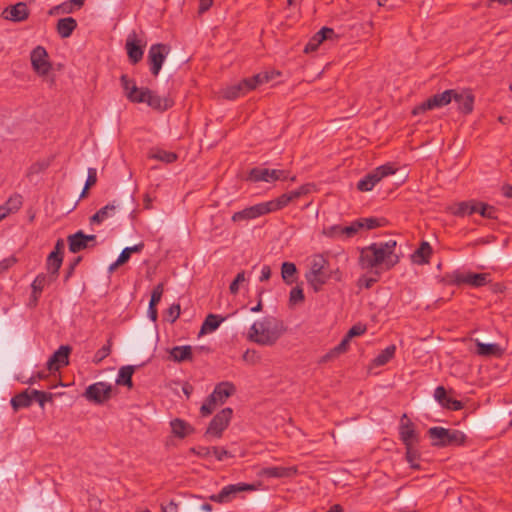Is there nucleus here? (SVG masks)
Instances as JSON below:
<instances>
[{"mask_svg": "<svg viewBox=\"0 0 512 512\" xmlns=\"http://www.w3.org/2000/svg\"><path fill=\"white\" fill-rule=\"evenodd\" d=\"M365 331L366 327L364 325L356 324L348 330L346 335L348 336V338L352 339L353 337L362 335Z\"/></svg>", "mask_w": 512, "mask_h": 512, "instance_id": "nucleus-61", "label": "nucleus"}, {"mask_svg": "<svg viewBox=\"0 0 512 512\" xmlns=\"http://www.w3.org/2000/svg\"><path fill=\"white\" fill-rule=\"evenodd\" d=\"M32 395L41 408H44L46 402L53 400V394L44 391L32 390Z\"/></svg>", "mask_w": 512, "mask_h": 512, "instance_id": "nucleus-49", "label": "nucleus"}, {"mask_svg": "<svg viewBox=\"0 0 512 512\" xmlns=\"http://www.w3.org/2000/svg\"><path fill=\"white\" fill-rule=\"evenodd\" d=\"M246 83H250L248 78L243 79L237 84L227 86L221 91L223 98L233 100L253 90L252 88H248Z\"/></svg>", "mask_w": 512, "mask_h": 512, "instance_id": "nucleus-23", "label": "nucleus"}, {"mask_svg": "<svg viewBox=\"0 0 512 512\" xmlns=\"http://www.w3.org/2000/svg\"><path fill=\"white\" fill-rule=\"evenodd\" d=\"M111 386L104 382H97L89 385L83 396L89 401L95 404H102L110 399L111 397Z\"/></svg>", "mask_w": 512, "mask_h": 512, "instance_id": "nucleus-12", "label": "nucleus"}, {"mask_svg": "<svg viewBox=\"0 0 512 512\" xmlns=\"http://www.w3.org/2000/svg\"><path fill=\"white\" fill-rule=\"evenodd\" d=\"M198 508L206 512L212 511V506L208 503H204L198 506L197 497L195 496H191L190 500L184 503V509L186 510V512H196Z\"/></svg>", "mask_w": 512, "mask_h": 512, "instance_id": "nucleus-45", "label": "nucleus"}, {"mask_svg": "<svg viewBox=\"0 0 512 512\" xmlns=\"http://www.w3.org/2000/svg\"><path fill=\"white\" fill-rule=\"evenodd\" d=\"M414 446L415 445L405 446V448H406V460L410 464L411 468L418 469L420 467L419 463H418V461L420 459V454H419L418 450Z\"/></svg>", "mask_w": 512, "mask_h": 512, "instance_id": "nucleus-44", "label": "nucleus"}, {"mask_svg": "<svg viewBox=\"0 0 512 512\" xmlns=\"http://www.w3.org/2000/svg\"><path fill=\"white\" fill-rule=\"evenodd\" d=\"M362 229V223L359 220L352 222L348 226H343V239L355 236Z\"/></svg>", "mask_w": 512, "mask_h": 512, "instance_id": "nucleus-47", "label": "nucleus"}, {"mask_svg": "<svg viewBox=\"0 0 512 512\" xmlns=\"http://www.w3.org/2000/svg\"><path fill=\"white\" fill-rule=\"evenodd\" d=\"M232 414L233 410L229 407L224 408L218 414H216L206 430V435L216 438L221 437L223 431L229 425Z\"/></svg>", "mask_w": 512, "mask_h": 512, "instance_id": "nucleus-10", "label": "nucleus"}, {"mask_svg": "<svg viewBox=\"0 0 512 512\" xmlns=\"http://www.w3.org/2000/svg\"><path fill=\"white\" fill-rule=\"evenodd\" d=\"M396 351L395 345H390L382 350L373 360L374 366H383L388 363L394 356Z\"/></svg>", "mask_w": 512, "mask_h": 512, "instance_id": "nucleus-38", "label": "nucleus"}, {"mask_svg": "<svg viewBox=\"0 0 512 512\" xmlns=\"http://www.w3.org/2000/svg\"><path fill=\"white\" fill-rule=\"evenodd\" d=\"M396 170L397 167H394L390 163L381 165L362 178L357 183V189L361 192L371 191L382 178L394 174Z\"/></svg>", "mask_w": 512, "mask_h": 512, "instance_id": "nucleus-7", "label": "nucleus"}, {"mask_svg": "<svg viewBox=\"0 0 512 512\" xmlns=\"http://www.w3.org/2000/svg\"><path fill=\"white\" fill-rule=\"evenodd\" d=\"M453 100L458 104V110L463 114H470L474 108V95L471 90H454Z\"/></svg>", "mask_w": 512, "mask_h": 512, "instance_id": "nucleus-18", "label": "nucleus"}, {"mask_svg": "<svg viewBox=\"0 0 512 512\" xmlns=\"http://www.w3.org/2000/svg\"><path fill=\"white\" fill-rule=\"evenodd\" d=\"M453 281L456 284H468L472 287L479 288L491 283V278L489 273L455 272L453 274Z\"/></svg>", "mask_w": 512, "mask_h": 512, "instance_id": "nucleus-13", "label": "nucleus"}, {"mask_svg": "<svg viewBox=\"0 0 512 512\" xmlns=\"http://www.w3.org/2000/svg\"><path fill=\"white\" fill-rule=\"evenodd\" d=\"M223 320H224V318H222L218 315L209 314L201 326L200 334H204V333L212 332V331L216 330L220 326V324Z\"/></svg>", "mask_w": 512, "mask_h": 512, "instance_id": "nucleus-36", "label": "nucleus"}, {"mask_svg": "<svg viewBox=\"0 0 512 512\" xmlns=\"http://www.w3.org/2000/svg\"><path fill=\"white\" fill-rule=\"evenodd\" d=\"M435 400L444 408H448L454 399L449 397L443 386H438L434 391Z\"/></svg>", "mask_w": 512, "mask_h": 512, "instance_id": "nucleus-41", "label": "nucleus"}, {"mask_svg": "<svg viewBox=\"0 0 512 512\" xmlns=\"http://www.w3.org/2000/svg\"><path fill=\"white\" fill-rule=\"evenodd\" d=\"M284 173L279 170H270L268 168H254L249 172L247 180L252 182H273L280 178Z\"/></svg>", "mask_w": 512, "mask_h": 512, "instance_id": "nucleus-20", "label": "nucleus"}, {"mask_svg": "<svg viewBox=\"0 0 512 512\" xmlns=\"http://www.w3.org/2000/svg\"><path fill=\"white\" fill-rule=\"evenodd\" d=\"M121 86L127 99L132 103H146L152 109L165 111L172 107L169 97H161L148 88H139L127 75L120 78Z\"/></svg>", "mask_w": 512, "mask_h": 512, "instance_id": "nucleus-2", "label": "nucleus"}, {"mask_svg": "<svg viewBox=\"0 0 512 512\" xmlns=\"http://www.w3.org/2000/svg\"><path fill=\"white\" fill-rule=\"evenodd\" d=\"M337 38L334 30L331 28L324 27L317 32L307 43L304 48L305 53L313 52L326 40H334Z\"/></svg>", "mask_w": 512, "mask_h": 512, "instance_id": "nucleus-21", "label": "nucleus"}, {"mask_svg": "<svg viewBox=\"0 0 512 512\" xmlns=\"http://www.w3.org/2000/svg\"><path fill=\"white\" fill-rule=\"evenodd\" d=\"M97 181V172L94 168H89L88 177L85 183V190H88L91 186H93Z\"/></svg>", "mask_w": 512, "mask_h": 512, "instance_id": "nucleus-62", "label": "nucleus"}, {"mask_svg": "<svg viewBox=\"0 0 512 512\" xmlns=\"http://www.w3.org/2000/svg\"><path fill=\"white\" fill-rule=\"evenodd\" d=\"M478 211V204L474 201L460 202L457 204L455 211L453 212L457 216L471 215Z\"/></svg>", "mask_w": 512, "mask_h": 512, "instance_id": "nucleus-40", "label": "nucleus"}, {"mask_svg": "<svg viewBox=\"0 0 512 512\" xmlns=\"http://www.w3.org/2000/svg\"><path fill=\"white\" fill-rule=\"evenodd\" d=\"M56 279L53 278V276H50L48 274H39L32 283V290L33 293L40 294L45 286L50 285L52 282H54Z\"/></svg>", "mask_w": 512, "mask_h": 512, "instance_id": "nucleus-37", "label": "nucleus"}, {"mask_svg": "<svg viewBox=\"0 0 512 512\" xmlns=\"http://www.w3.org/2000/svg\"><path fill=\"white\" fill-rule=\"evenodd\" d=\"M399 435L405 446L415 445L419 442V434L406 414H403L400 419Z\"/></svg>", "mask_w": 512, "mask_h": 512, "instance_id": "nucleus-15", "label": "nucleus"}, {"mask_svg": "<svg viewBox=\"0 0 512 512\" xmlns=\"http://www.w3.org/2000/svg\"><path fill=\"white\" fill-rule=\"evenodd\" d=\"M242 358L246 363L250 365L258 364L261 359L257 351L249 349L244 352Z\"/></svg>", "mask_w": 512, "mask_h": 512, "instance_id": "nucleus-56", "label": "nucleus"}, {"mask_svg": "<svg viewBox=\"0 0 512 512\" xmlns=\"http://www.w3.org/2000/svg\"><path fill=\"white\" fill-rule=\"evenodd\" d=\"M134 373V367L133 366H123L119 369L118 377L116 379V383L118 385H124L128 388H131L133 386L132 384V375Z\"/></svg>", "mask_w": 512, "mask_h": 512, "instance_id": "nucleus-35", "label": "nucleus"}, {"mask_svg": "<svg viewBox=\"0 0 512 512\" xmlns=\"http://www.w3.org/2000/svg\"><path fill=\"white\" fill-rule=\"evenodd\" d=\"M143 46L142 41L137 37L135 32L131 33L126 41V50L129 59L133 63L139 62L143 57Z\"/></svg>", "mask_w": 512, "mask_h": 512, "instance_id": "nucleus-22", "label": "nucleus"}, {"mask_svg": "<svg viewBox=\"0 0 512 512\" xmlns=\"http://www.w3.org/2000/svg\"><path fill=\"white\" fill-rule=\"evenodd\" d=\"M73 6H75L72 1L64 2L60 5L54 7V10H60L62 14H69L73 12Z\"/></svg>", "mask_w": 512, "mask_h": 512, "instance_id": "nucleus-64", "label": "nucleus"}, {"mask_svg": "<svg viewBox=\"0 0 512 512\" xmlns=\"http://www.w3.org/2000/svg\"><path fill=\"white\" fill-rule=\"evenodd\" d=\"M310 190H311V187L309 185H305L295 191H290V201H292L295 198H299L302 195L307 194Z\"/></svg>", "mask_w": 512, "mask_h": 512, "instance_id": "nucleus-63", "label": "nucleus"}, {"mask_svg": "<svg viewBox=\"0 0 512 512\" xmlns=\"http://www.w3.org/2000/svg\"><path fill=\"white\" fill-rule=\"evenodd\" d=\"M330 276L329 261L322 254L313 255L309 260V271L305 274L309 285L318 291Z\"/></svg>", "mask_w": 512, "mask_h": 512, "instance_id": "nucleus-3", "label": "nucleus"}, {"mask_svg": "<svg viewBox=\"0 0 512 512\" xmlns=\"http://www.w3.org/2000/svg\"><path fill=\"white\" fill-rule=\"evenodd\" d=\"M23 204L22 196L14 194L8 198L5 204L0 206V221L5 219L8 215L16 213Z\"/></svg>", "mask_w": 512, "mask_h": 512, "instance_id": "nucleus-24", "label": "nucleus"}, {"mask_svg": "<svg viewBox=\"0 0 512 512\" xmlns=\"http://www.w3.org/2000/svg\"><path fill=\"white\" fill-rule=\"evenodd\" d=\"M167 316L168 320L170 322H175L179 316H180V305L179 304H173L171 305L167 310Z\"/></svg>", "mask_w": 512, "mask_h": 512, "instance_id": "nucleus-60", "label": "nucleus"}, {"mask_svg": "<svg viewBox=\"0 0 512 512\" xmlns=\"http://www.w3.org/2000/svg\"><path fill=\"white\" fill-rule=\"evenodd\" d=\"M278 71L272 72H261L249 79L250 83H246L248 88L256 89L259 85L264 84L272 80L275 76L279 75Z\"/></svg>", "mask_w": 512, "mask_h": 512, "instance_id": "nucleus-33", "label": "nucleus"}, {"mask_svg": "<svg viewBox=\"0 0 512 512\" xmlns=\"http://www.w3.org/2000/svg\"><path fill=\"white\" fill-rule=\"evenodd\" d=\"M164 292V285L163 283H159L156 285L151 293V299L149 305L156 306L162 298Z\"/></svg>", "mask_w": 512, "mask_h": 512, "instance_id": "nucleus-54", "label": "nucleus"}, {"mask_svg": "<svg viewBox=\"0 0 512 512\" xmlns=\"http://www.w3.org/2000/svg\"><path fill=\"white\" fill-rule=\"evenodd\" d=\"M288 204V195L283 194L275 200L268 201L266 203H260L259 206L263 207V215L269 212H273L285 207Z\"/></svg>", "mask_w": 512, "mask_h": 512, "instance_id": "nucleus-34", "label": "nucleus"}, {"mask_svg": "<svg viewBox=\"0 0 512 512\" xmlns=\"http://www.w3.org/2000/svg\"><path fill=\"white\" fill-rule=\"evenodd\" d=\"M170 49L164 44H154L150 47L148 53V60L150 63V70L154 76H157L162 68V64L168 55Z\"/></svg>", "mask_w": 512, "mask_h": 512, "instance_id": "nucleus-14", "label": "nucleus"}, {"mask_svg": "<svg viewBox=\"0 0 512 512\" xmlns=\"http://www.w3.org/2000/svg\"><path fill=\"white\" fill-rule=\"evenodd\" d=\"M350 340L351 339L348 338L347 335H345V337L341 340V342L324 356V359L329 360L333 357H336V356L346 352L348 349Z\"/></svg>", "mask_w": 512, "mask_h": 512, "instance_id": "nucleus-43", "label": "nucleus"}, {"mask_svg": "<svg viewBox=\"0 0 512 512\" xmlns=\"http://www.w3.org/2000/svg\"><path fill=\"white\" fill-rule=\"evenodd\" d=\"M432 249L428 242H422L420 247L413 254V261L416 263H426L431 255Z\"/></svg>", "mask_w": 512, "mask_h": 512, "instance_id": "nucleus-39", "label": "nucleus"}, {"mask_svg": "<svg viewBox=\"0 0 512 512\" xmlns=\"http://www.w3.org/2000/svg\"><path fill=\"white\" fill-rule=\"evenodd\" d=\"M323 233L331 238H342L343 239V226L341 225H332L328 228H325Z\"/></svg>", "mask_w": 512, "mask_h": 512, "instance_id": "nucleus-55", "label": "nucleus"}, {"mask_svg": "<svg viewBox=\"0 0 512 512\" xmlns=\"http://www.w3.org/2000/svg\"><path fill=\"white\" fill-rule=\"evenodd\" d=\"M118 206L114 204H108L104 207H102L99 211H97L91 218L90 223L91 224H100L103 221L112 218L117 213Z\"/></svg>", "mask_w": 512, "mask_h": 512, "instance_id": "nucleus-27", "label": "nucleus"}, {"mask_svg": "<svg viewBox=\"0 0 512 512\" xmlns=\"http://www.w3.org/2000/svg\"><path fill=\"white\" fill-rule=\"evenodd\" d=\"M190 452L201 458H208L212 455V448L204 446L194 447L190 449Z\"/></svg>", "mask_w": 512, "mask_h": 512, "instance_id": "nucleus-59", "label": "nucleus"}, {"mask_svg": "<svg viewBox=\"0 0 512 512\" xmlns=\"http://www.w3.org/2000/svg\"><path fill=\"white\" fill-rule=\"evenodd\" d=\"M30 61L35 73L44 78L50 85L55 82L54 75H51L52 64L49 61V56L46 49L42 46H37L31 51Z\"/></svg>", "mask_w": 512, "mask_h": 512, "instance_id": "nucleus-5", "label": "nucleus"}, {"mask_svg": "<svg viewBox=\"0 0 512 512\" xmlns=\"http://www.w3.org/2000/svg\"><path fill=\"white\" fill-rule=\"evenodd\" d=\"M428 434L435 446L461 445L465 441V435L462 432L443 427H432L428 430Z\"/></svg>", "mask_w": 512, "mask_h": 512, "instance_id": "nucleus-6", "label": "nucleus"}, {"mask_svg": "<svg viewBox=\"0 0 512 512\" xmlns=\"http://www.w3.org/2000/svg\"><path fill=\"white\" fill-rule=\"evenodd\" d=\"M70 352L71 348L69 346H60L49 358L47 362L48 370L58 371L61 367L68 365Z\"/></svg>", "mask_w": 512, "mask_h": 512, "instance_id": "nucleus-19", "label": "nucleus"}, {"mask_svg": "<svg viewBox=\"0 0 512 512\" xmlns=\"http://www.w3.org/2000/svg\"><path fill=\"white\" fill-rule=\"evenodd\" d=\"M287 469L284 467H267L262 470V475L266 477L279 478L285 476Z\"/></svg>", "mask_w": 512, "mask_h": 512, "instance_id": "nucleus-50", "label": "nucleus"}, {"mask_svg": "<svg viewBox=\"0 0 512 512\" xmlns=\"http://www.w3.org/2000/svg\"><path fill=\"white\" fill-rule=\"evenodd\" d=\"M77 27V22L72 17H66L58 20L57 23V32L62 38H68L71 36L73 31Z\"/></svg>", "mask_w": 512, "mask_h": 512, "instance_id": "nucleus-29", "label": "nucleus"}, {"mask_svg": "<svg viewBox=\"0 0 512 512\" xmlns=\"http://www.w3.org/2000/svg\"><path fill=\"white\" fill-rule=\"evenodd\" d=\"M478 204V213L485 217V218H489V219H494L496 218V210L493 206H490L488 204H485V203H479L477 202Z\"/></svg>", "mask_w": 512, "mask_h": 512, "instance_id": "nucleus-51", "label": "nucleus"}, {"mask_svg": "<svg viewBox=\"0 0 512 512\" xmlns=\"http://www.w3.org/2000/svg\"><path fill=\"white\" fill-rule=\"evenodd\" d=\"M111 346V340H108V343L95 353L93 362L98 364L105 359L111 353Z\"/></svg>", "mask_w": 512, "mask_h": 512, "instance_id": "nucleus-52", "label": "nucleus"}, {"mask_svg": "<svg viewBox=\"0 0 512 512\" xmlns=\"http://www.w3.org/2000/svg\"><path fill=\"white\" fill-rule=\"evenodd\" d=\"M170 425L172 433L179 438H184L194 431L190 424L179 418L172 420Z\"/></svg>", "mask_w": 512, "mask_h": 512, "instance_id": "nucleus-31", "label": "nucleus"}, {"mask_svg": "<svg viewBox=\"0 0 512 512\" xmlns=\"http://www.w3.org/2000/svg\"><path fill=\"white\" fill-rule=\"evenodd\" d=\"M250 339L261 345H272L280 337V332L275 328L265 326L263 322H256L250 328Z\"/></svg>", "mask_w": 512, "mask_h": 512, "instance_id": "nucleus-8", "label": "nucleus"}, {"mask_svg": "<svg viewBox=\"0 0 512 512\" xmlns=\"http://www.w3.org/2000/svg\"><path fill=\"white\" fill-rule=\"evenodd\" d=\"M151 160H176L179 156L173 152H167L165 150L155 148L150 151L149 155Z\"/></svg>", "mask_w": 512, "mask_h": 512, "instance_id": "nucleus-42", "label": "nucleus"}, {"mask_svg": "<svg viewBox=\"0 0 512 512\" xmlns=\"http://www.w3.org/2000/svg\"><path fill=\"white\" fill-rule=\"evenodd\" d=\"M143 248H144L143 242L138 243L131 247L124 248L119 255V263H126L129 260L132 253H138V252L142 251Z\"/></svg>", "mask_w": 512, "mask_h": 512, "instance_id": "nucleus-46", "label": "nucleus"}, {"mask_svg": "<svg viewBox=\"0 0 512 512\" xmlns=\"http://www.w3.org/2000/svg\"><path fill=\"white\" fill-rule=\"evenodd\" d=\"M170 359L174 362L192 361L193 351L190 345L175 346L169 350Z\"/></svg>", "mask_w": 512, "mask_h": 512, "instance_id": "nucleus-25", "label": "nucleus"}, {"mask_svg": "<svg viewBox=\"0 0 512 512\" xmlns=\"http://www.w3.org/2000/svg\"><path fill=\"white\" fill-rule=\"evenodd\" d=\"M212 455H214L218 461H223L225 458L232 457V454L222 447H212Z\"/></svg>", "mask_w": 512, "mask_h": 512, "instance_id": "nucleus-58", "label": "nucleus"}, {"mask_svg": "<svg viewBox=\"0 0 512 512\" xmlns=\"http://www.w3.org/2000/svg\"><path fill=\"white\" fill-rule=\"evenodd\" d=\"M1 16L5 20H9L12 22H22L26 20L29 16V9L24 2H18L15 5H11L6 7Z\"/></svg>", "mask_w": 512, "mask_h": 512, "instance_id": "nucleus-17", "label": "nucleus"}, {"mask_svg": "<svg viewBox=\"0 0 512 512\" xmlns=\"http://www.w3.org/2000/svg\"><path fill=\"white\" fill-rule=\"evenodd\" d=\"M63 262V255H58L57 252H51L47 257L46 268L48 271V275L53 276V278L58 277L59 269Z\"/></svg>", "mask_w": 512, "mask_h": 512, "instance_id": "nucleus-30", "label": "nucleus"}, {"mask_svg": "<svg viewBox=\"0 0 512 512\" xmlns=\"http://www.w3.org/2000/svg\"><path fill=\"white\" fill-rule=\"evenodd\" d=\"M397 242L388 240L372 243L360 250L359 265L362 269L381 268L390 270L399 262L396 253Z\"/></svg>", "mask_w": 512, "mask_h": 512, "instance_id": "nucleus-1", "label": "nucleus"}, {"mask_svg": "<svg viewBox=\"0 0 512 512\" xmlns=\"http://www.w3.org/2000/svg\"><path fill=\"white\" fill-rule=\"evenodd\" d=\"M69 251L72 253H78L90 246L95 245V235H85L82 231H78L75 234L69 235L67 238Z\"/></svg>", "mask_w": 512, "mask_h": 512, "instance_id": "nucleus-16", "label": "nucleus"}, {"mask_svg": "<svg viewBox=\"0 0 512 512\" xmlns=\"http://www.w3.org/2000/svg\"><path fill=\"white\" fill-rule=\"evenodd\" d=\"M235 392L236 387L231 382L225 381L217 384L213 392L200 408L202 416H208L212 414L217 406L224 404L226 400Z\"/></svg>", "mask_w": 512, "mask_h": 512, "instance_id": "nucleus-4", "label": "nucleus"}, {"mask_svg": "<svg viewBox=\"0 0 512 512\" xmlns=\"http://www.w3.org/2000/svg\"><path fill=\"white\" fill-rule=\"evenodd\" d=\"M34 396L32 395V391L28 392L25 390L11 399V405L15 411L29 407L32 404Z\"/></svg>", "mask_w": 512, "mask_h": 512, "instance_id": "nucleus-32", "label": "nucleus"}, {"mask_svg": "<svg viewBox=\"0 0 512 512\" xmlns=\"http://www.w3.org/2000/svg\"><path fill=\"white\" fill-rule=\"evenodd\" d=\"M359 222L362 223V229L365 228L369 230L382 226L385 220L379 218H363L359 219Z\"/></svg>", "mask_w": 512, "mask_h": 512, "instance_id": "nucleus-53", "label": "nucleus"}, {"mask_svg": "<svg viewBox=\"0 0 512 512\" xmlns=\"http://www.w3.org/2000/svg\"><path fill=\"white\" fill-rule=\"evenodd\" d=\"M305 299L303 288L299 285L290 290V305L303 303Z\"/></svg>", "mask_w": 512, "mask_h": 512, "instance_id": "nucleus-48", "label": "nucleus"}, {"mask_svg": "<svg viewBox=\"0 0 512 512\" xmlns=\"http://www.w3.org/2000/svg\"><path fill=\"white\" fill-rule=\"evenodd\" d=\"M263 215V207L259 206V204H256L254 206L245 208L242 211L236 212L232 216V220L234 222L241 221V220H249L254 219L259 216Z\"/></svg>", "mask_w": 512, "mask_h": 512, "instance_id": "nucleus-28", "label": "nucleus"}, {"mask_svg": "<svg viewBox=\"0 0 512 512\" xmlns=\"http://www.w3.org/2000/svg\"><path fill=\"white\" fill-rule=\"evenodd\" d=\"M256 486L247 483L230 484L222 488V490L216 494L210 496V499L218 503H227L231 501L238 493L245 491H255Z\"/></svg>", "mask_w": 512, "mask_h": 512, "instance_id": "nucleus-11", "label": "nucleus"}, {"mask_svg": "<svg viewBox=\"0 0 512 512\" xmlns=\"http://www.w3.org/2000/svg\"><path fill=\"white\" fill-rule=\"evenodd\" d=\"M453 95H454V89L446 90L440 94H435L432 97H430L429 99H427L425 102L416 106L413 109L412 113L414 115H418V114L424 113L427 110L446 106L453 100Z\"/></svg>", "mask_w": 512, "mask_h": 512, "instance_id": "nucleus-9", "label": "nucleus"}, {"mask_svg": "<svg viewBox=\"0 0 512 512\" xmlns=\"http://www.w3.org/2000/svg\"><path fill=\"white\" fill-rule=\"evenodd\" d=\"M245 281V272L241 271L239 272L235 279L232 281V283L229 286V290L231 294H237L239 291V284L243 283Z\"/></svg>", "mask_w": 512, "mask_h": 512, "instance_id": "nucleus-57", "label": "nucleus"}, {"mask_svg": "<svg viewBox=\"0 0 512 512\" xmlns=\"http://www.w3.org/2000/svg\"><path fill=\"white\" fill-rule=\"evenodd\" d=\"M476 353L480 356H495L500 357L503 354V349L495 343L485 344L480 341H476Z\"/></svg>", "mask_w": 512, "mask_h": 512, "instance_id": "nucleus-26", "label": "nucleus"}]
</instances>
